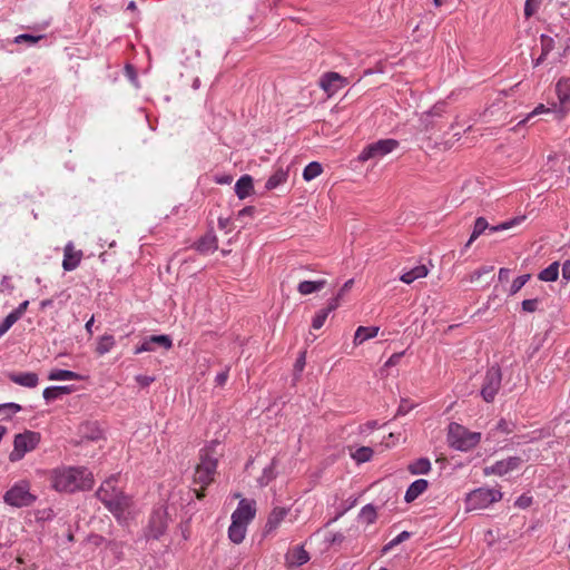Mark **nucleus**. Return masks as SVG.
<instances>
[{
	"instance_id": "obj_1",
	"label": "nucleus",
	"mask_w": 570,
	"mask_h": 570,
	"mask_svg": "<svg viewBox=\"0 0 570 570\" xmlns=\"http://www.w3.org/2000/svg\"><path fill=\"white\" fill-rule=\"evenodd\" d=\"M224 454V448L218 440H213L199 452V463L194 473V483L200 487L195 490L197 499L205 497V489L214 481L218 460Z\"/></svg>"
},
{
	"instance_id": "obj_2",
	"label": "nucleus",
	"mask_w": 570,
	"mask_h": 570,
	"mask_svg": "<svg viewBox=\"0 0 570 570\" xmlns=\"http://www.w3.org/2000/svg\"><path fill=\"white\" fill-rule=\"evenodd\" d=\"M94 485V475L85 468L57 469L52 473V487L60 492L89 490Z\"/></svg>"
},
{
	"instance_id": "obj_3",
	"label": "nucleus",
	"mask_w": 570,
	"mask_h": 570,
	"mask_svg": "<svg viewBox=\"0 0 570 570\" xmlns=\"http://www.w3.org/2000/svg\"><path fill=\"white\" fill-rule=\"evenodd\" d=\"M117 478L111 476L104 481L96 492V497L118 520L125 518L126 511L131 504V499L124 494L116 485Z\"/></svg>"
},
{
	"instance_id": "obj_4",
	"label": "nucleus",
	"mask_w": 570,
	"mask_h": 570,
	"mask_svg": "<svg viewBox=\"0 0 570 570\" xmlns=\"http://www.w3.org/2000/svg\"><path fill=\"white\" fill-rule=\"evenodd\" d=\"M481 440V434L470 432L458 423L449 425L448 441L449 444L460 451H469L474 448Z\"/></svg>"
},
{
	"instance_id": "obj_5",
	"label": "nucleus",
	"mask_w": 570,
	"mask_h": 570,
	"mask_svg": "<svg viewBox=\"0 0 570 570\" xmlns=\"http://www.w3.org/2000/svg\"><path fill=\"white\" fill-rule=\"evenodd\" d=\"M37 497L30 492V483L26 480L14 483L3 495L6 504L14 508L32 505Z\"/></svg>"
},
{
	"instance_id": "obj_6",
	"label": "nucleus",
	"mask_w": 570,
	"mask_h": 570,
	"mask_svg": "<svg viewBox=\"0 0 570 570\" xmlns=\"http://www.w3.org/2000/svg\"><path fill=\"white\" fill-rule=\"evenodd\" d=\"M40 442V434L35 431H24L14 436L13 450L9 454L11 462L20 461L26 453L35 450Z\"/></svg>"
},
{
	"instance_id": "obj_7",
	"label": "nucleus",
	"mask_w": 570,
	"mask_h": 570,
	"mask_svg": "<svg viewBox=\"0 0 570 570\" xmlns=\"http://www.w3.org/2000/svg\"><path fill=\"white\" fill-rule=\"evenodd\" d=\"M502 493L497 489L479 488L468 494V510L485 509L490 504L501 500Z\"/></svg>"
},
{
	"instance_id": "obj_8",
	"label": "nucleus",
	"mask_w": 570,
	"mask_h": 570,
	"mask_svg": "<svg viewBox=\"0 0 570 570\" xmlns=\"http://www.w3.org/2000/svg\"><path fill=\"white\" fill-rule=\"evenodd\" d=\"M525 219L524 216L514 217L512 219H509L507 222H503L495 226H489L487 219L484 217H479L475 219L473 232L465 244V248L470 247L471 244L485 230L490 229L491 232H502L510 229L517 225H519L521 222Z\"/></svg>"
},
{
	"instance_id": "obj_9",
	"label": "nucleus",
	"mask_w": 570,
	"mask_h": 570,
	"mask_svg": "<svg viewBox=\"0 0 570 570\" xmlns=\"http://www.w3.org/2000/svg\"><path fill=\"white\" fill-rule=\"evenodd\" d=\"M168 525V512L165 507L155 508L150 514L148 525L146 529V537L158 540L165 532Z\"/></svg>"
},
{
	"instance_id": "obj_10",
	"label": "nucleus",
	"mask_w": 570,
	"mask_h": 570,
	"mask_svg": "<svg viewBox=\"0 0 570 570\" xmlns=\"http://www.w3.org/2000/svg\"><path fill=\"white\" fill-rule=\"evenodd\" d=\"M502 374L499 366H491L483 379L481 396L485 402H492L500 390Z\"/></svg>"
},
{
	"instance_id": "obj_11",
	"label": "nucleus",
	"mask_w": 570,
	"mask_h": 570,
	"mask_svg": "<svg viewBox=\"0 0 570 570\" xmlns=\"http://www.w3.org/2000/svg\"><path fill=\"white\" fill-rule=\"evenodd\" d=\"M392 151V139H381L367 145L357 156V160L365 163L370 159H381Z\"/></svg>"
},
{
	"instance_id": "obj_12",
	"label": "nucleus",
	"mask_w": 570,
	"mask_h": 570,
	"mask_svg": "<svg viewBox=\"0 0 570 570\" xmlns=\"http://www.w3.org/2000/svg\"><path fill=\"white\" fill-rule=\"evenodd\" d=\"M522 459L519 456H510L505 460L497 461L494 464L484 468L485 475H504L520 466Z\"/></svg>"
},
{
	"instance_id": "obj_13",
	"label": "nucleus",
	"mask_w": 570,
	"mask_h": 570,
	"mask_svg": "<svg viewBox=\"0 0 570 570\" xmlns=\"http://www.w3.org/2000/svg\"><path fill=\"white\" fill-rule=\"evenodd\" d=\"M256 514V502L254 500L242 499L238 507L232 514V519L244 524H248Z\"/></svg>"
},
{
	"instance_id": "obj_14",
	"label": "nucleus",
	"mask_w": 570,
	"mask_h": 570,
	"mask_svg": "<svg viewBox=\"0 0 570 570\" xmlns=\"http://www.w3.org/2000/svg\"><path fill=\"white\" fill-rule=\"evenodd\" d=\"M347 85V80L337 72H326L320 80L321 88L328 95L335 94Z\"/></svg>"
},
{
	"instance_id": "obj_15",
	"label": "nucleus",
	"mask_w": 570,
	"mask_h": 570,
	"mask_svg": "<svg viewBox=\"0 0 570 570\" xmlns=\"http://www.w3.org/2000/svg\"><path fill=\"white\" fill-rule=\"evenodd\" d=\"M289 509L284 507H275L268 514L267 521L264 528V533L268 534L273 531H275L282 521L286 518L288 514Z\"/></svg>"
},
{
	"instance_id": "obj_16",
	"label": "nucleus",
	"mask_w": 570,
	"mask_h": 570,
	"mask_svg": "<svg viewBox=\"0 0 570 570\" xmlns=\"http://www.w3.org/2000/svg\"><path fill=\"white\" fill-rule=\"evenodd\" d=\"M82 257L81 250H75L71 244L65 247L62 267L65 271L70 272L78 267Z\"/></svg>"
},
{
	"instance_id": "obj_17",
	"label": "nucleus",
	"mask_w": 570,
	"mask_h": 570,
	"mask_svg": "<svg viewBox=\"0 0 570 570\" xmlns=\"http://www.w3.org/2000/svg\"><path fill=\"white\" fill-rule=\"evenodd\" d=\"M285 560L288 567H301L308 562L309 554L302 546H299L289 550L285 556Z\"/></svg>"
},
{
	"instance_id": "obj_18",
	"label": "nucleus",
	"mask_w": 570,
	"mask_h": 570,
	"mask_svg": "<svg viewBox=\"0 0 570 570\" xmlns=\"http://www.w3.org/2000/svg\"><path fill=\"white\" fill-rule=\"evenodd\" d=\"M8 377L11 382L30 389L36 387L39 382L38 375L33 372L9 373Z\"/></svg>"
},
{
	"instance_id": "obj_19",
	"label": "nucleus",
	"mask_w": 570,
	"mask_h": 570,
	"mask_svg": "<svg viewBox=\"0 0 570 570\" xmlns=\"http://www.w3.org/2000/svg\"><path fill=\"white\" fill-rule=\"evenodd\" d=\"M218 247V240L216 235L207 233L196 244L195 248L202 254L214 253Z\"/></svg>"
},
{
	"instance_id": "obj_20",
	"label": "nucleus",
	"mask_w": 570,
	"mask_h": 570,
	"mask_svg": "<svg viewBox=\"0 0 570 570\" xmlns=\"http://www.w3.org/2000/svg\"><path fill=\"white\" fill-rule=\"evenodd\" d=\"M429 487V482L424 479L415 480L410 484L407 488L404 500L410 503L413 502L415 499H417L423 492L426 491Z\"/></svg>"
},
{
	"instance_id": "obj_21",
	"label": "nucleus",
	"mask_w": 570,
	"mask_h": 570,
	"mask_svg": "<svg viewBox=\"0 0 570 570\" xmlns=\"http://www.w3.org/2000/svg\"><path fill=\"white\" fill-rule=\"evenodd\" d=\"M327 282L324 278L316 281H302L298 283L297 291L301 295H309L322 291Z\"/></svg>"
},
{
	"instance_id": "obj_22",
	"label": "nucleus",
	"mask_w": 570,
	"mask_h": 570,
	"mask_svg": "<svg viewBox=\"0 0 570 570\" xmlns=\"http://www.w3.org/2000/svg\"><path fill=\"white\" fill-rule=\"evenodd\" d=\"M253 189V178L249 175L242 176L235 184V193L239 199L248 197Z\"/></svg>"
},
{
	"instance_id": "obj_23",
	"label": "nucleus",
	"mask_w": 570,
	"mask_h": 570,
	"mask_svg": "<svg viewBox=\"0 0 570 570\" xmlns=\"http://www.w3.org/2000/svg\"><path fill=\"white\" fill-rule=\"evenodd\" d=\"M247 525L232 519V523L228 528V538L232 542L238 544L245 539Z\"/></svg>"
},
{
	"instance_id": "obj_24",
	"label": "nucleus",
	"mask_w": 570,
	"mask_h": 570,
	"mask_svg": "<svg viewBox=\"0 0 570 570\" xmlns=\"http://www.w3.org/2000/svg\"><path fill=\"white\" fill-rule=\"evenodd\" d=\"M429 273V269L425 265L421 264V265H416L414 266L413 268H411L410 271L407 272H404L401 276H400V279L405 283V284H411L413 283L415 279H419V278H423L428 275Z\"/></svg>"
},
{
	"instance_id": "obj_25",
	"label": "nucleus",
	"mask_w": 570,
	"mask_h": 570,
	"mask_svg": "<svg viewBox=\"0 0 570 570\" xmlns=\"http://www.w3.org/2000/svg\"><path fill=\"white\" fill-rule=\"evenodd\" d=\"M379 333L377 326H358L354 334V345H361L368 338L375 337Z\"/></svg>"
},
{
	"instance_id": "obj_26",
	"label": "nucleus",
	"mask_w": 570,
	"mask_h": 570,
	"mask_svg": "<svg viewBox=\"0 0 570 570\" xmlns=\"http://www.w3.org/2000/svg\"><path fill=\"white\" fill-rule=\"evenodd\" d=\"M556 92L561 105L570 102V79L566 77L559 79Z\"/></svg>"
},
{
	"instance_id": "obj_27",
	"label": "nucleus",
	"mask_w": 570,
	"mask_h": 570,
	"mask_svg": "<svg viewBox=\"0 0 570 570\" xmlns=\"http://www.w3.org/2000/svg\"><path fill=\"white\" fill-rule=\"evenodd\" d=\"M287 178H288V171L283 168H278L267 179V181L265 184V188L268 190L275 189L278 186H281L282 184H284L287 180Z\"/></svg>"
},
{
	"instance_id": "obj_28",
	"label": "nucleus",
	"mask_w": 570,
	"mask_h": 570,
	"mask_svg": "<svg viewBox=\"0 0 570 570\" xmlns=\"http://www.w3.org/2000/svg\"><path fill=\"white\" fill-rule=\"evenodd\" d=\"M71 386H49L43 390L42 396L47 402H51L62 395L71 393Z\"/></svg>"
},
{
	"instance_id": "obj_29",
	"label": "nucleus",
	"mask_w": 570,
	"mask_h": 570,
	"mask_svg": "<svg viewBox=\"0 0 570 570\" xmlns=\"http://www.w3.org/2000/svg\"><path fill=\"white\" fill-rule=\"evenodd\" d=\"M48 379L50 381H71V380H79L80 375L76 372L69 371V370H52Z\"/></svg>"
},
{
	"instance_id": "obj_30",
	"label": "nucleus",
	"mask_w": 570,
	"mask_h": 570,
	"mask_svg": "<svg viewBox=\"0 0 570 570\" xmlns=\"http://www.w3.org/2000/svg\"><path fill=\"white\" fill-rule=\"evenodd\" d=\"M559 263L558 262H553L552 264H550L547 268L542 269L539 275H538V278L542 282H554L558 279V276H559Z\"/></svg>"
},
{
	"instance_id": "obj_31",
	"label": "nucleus",
	"mask_w": 570,
	"mask_h": 570,
	"mask_svg": "<svg viewBox=\"0 0 570 570\" xmlns=\"http://www.w3.org/2000/svg\"><path fill=\"white\" fill-rule=\"evenodd\" d=\"M412 474H426L431 470V462L426 458H420L409 465Z\"/></svg>"
},
{
	"instance_id": "obj_32",
	"label": "nucleus",
	"mask_w": 570,
	"mask_h": 570,
	"mask_svg": "<svg viewBox=\"0 0 570 570\" xmlns=\"http://www.w3.org/2000/svg\"><path fill=\"white\" fill-rule=\"evenodd\" d=\"M115 338L110 334L102 335L97 344L96 352L99 355H105L106 353L110 352L112 347L115 346Z\"/></svg>"
},
{
	"instance_id": "obj_33",
	"label": "nucleus",
	"mask_w": 570,
	"mask_h": 570,
	"mask_svg": "<svg viewBox=\"0 0 570 570\" xmlns=\"http://www.w3.org/2000/svg\"><path fill=\"white\" fill-rule=\"evenodd\" d=\"M399 83V82H402V88H396V92L397 95L400 96V100L401 102H404L409 106H411L410 104V99L407 96H410L412 99L414 98L413 97V90L409 87V81L407 80H403L402 78L400 79H394V83Z\"/></svg>"
},
{
	"instance_id": "obj_34",
	"label": "nucleus",
	"mask_w": 570,
	"mask_h": 570,
	"mask_svg": "<svg viewBox=\"0 0 570 570\" xmlns=\"http://www.w3.org/2000/svg\"><path fill=\"white\" fill-rule=\"evenodd\" d=\"M323 171L322 165L317 161L309 163L303 170V178L306 181H311L312 179L320 176Z\"/></svg>"
},
{
	"instance_id": "obj_35",
	"label": "nucleus",
	"mask_w": 570,
	"mask_h": 570,
	"mask_svg": "<svg viewBox=\"0 0 570 570\" xmlns=\"http://www.w3.org/2000/svg\"><path fill=\"white\" fill-rule=\"evenodd\" d=\"M373 455V450L370 446H361L351 453V456L357 463H364L371 460Z\"/></svg>"
},
{
	"instance_id": "obj_36",
	"label": "nucleus",
	"mask_w": 570,
	"mask_h": 570,
	"mask_svg": "<svg viewBox=\"0 0 570 570\" xmlns=\"http://www.w3.org/2000/svg\"><path fill=\"white\" fill-rule=\"evenodd\" d=\"M275 465H276V460L273 459L271 464L263 470V474L258 479V482L262 487L267 485L272 480H274L276 478Z\"/></svg>"
},
{
	"instance_id": "obj_37",
	"label": "nucleus",
	"mask_w": 570,
	"mask_h": 570,
	"mask_svg": "<svg viewBox=\"0 0 570 570\" xmlns=\"http://www.w3.org/2000/svg\"><path fill=\"white\" fill-rule=\"evenodd\" d=\"M358 518L361 521L371 524L376 519V510L372 504H366L362 508Z\"/></svg>"
},
{
	"instance_id": "obj_38",
	"label": "nucleus",
	"mask_w": 570,
	"mask_h": 570,
	"mask_svg": "<svg viewBox=\"0 0 570 570\" xmlns=\"http://www.w3.org/2000/svg\"><path fill=\"white\" fill-rule=\"evenodd\" d=\"M150 342L156 345L164 347L165 350H169L173 346V341L168 335H151Z\"/></svg>"
},
{
	"instance_id": "obj_39",
	"label": "nucleus",
	"mask_w": 570,
	"mask_h": 570,
	"mask_svg": "<svg viewBox=\"0 0 570 570\" xmlns=\"http://www.w3.org/2000/svg\"><path fill=\"white\" fill-rule=\"evenodd\" d=\"M530 277H531L530 274H524V275L518 276L512 282V285L510 287V294L511 295L517 294L525 285V283L530 279Z\"/></svg>"
},
{
	"instance_id": "obj_40",
	"label": "nucleus",
	"mask_w": 570,
	"mask_h": 570,
	"mask_svg": "<svg viewBox=\"0 0 570 570\" xmlns=\"http://www.w3.org/2000/svg\"><path fill=\"white\" fill-rule=\"evenodd\" d=\"M541 0H525L524 16L525 18L532 17L539 9Z\"/></svg>"
},
{
	"instance_id": "obj_41",
	"label": "nucleus",
	"mask_w": 570,
	"mask_h": 570,
	"mask_svg": "<svg viewBox=\"0 0 570 570\" xmlns=\"http://www.w3.org/2000/svg\"><path fill=\"white\" fill-rule=\"evenodd\" d=\"M16 322H18L16 315L9 313L0 324V337L4 335Z\"/></svg>"
},
{
	"instance_id": "obj_42",
	"label": "nucleus",
	"mask_w": 570,
	"mask_h": 570,
	"mask_svg": "<svg viewBox=\"0 0 570 570\" xmlns=\"http://www.w3.org/2000/svg\"><path fill=\"white\" fill-rule=\"evenodd\" d=\"M413 407V403H410L406 399H402L396 413H394V420L399 416L406 415Z\"/></svg>"
},
{
	"instance_id": "obj_43",
	"label": "nucleus",
	"mask_w": 570,
	"mask_h": 570,
	"mask_svg": "<svg viewBox=\"0 0 570 570\" xmlns=\"http://www.w3.org/2000/svg\"><path fill=\"white\" fill-rule=\"evenodd\" d=\"M327 316L328 314L323 308L320 309L313 317L312 327L314 330H320L324 325Z\"/></svg>"
},
{
	"instance_id": "obj_44",
	"label": "nucleus",
	"mask_w": 570,
	"mask_h": 570,
	"mask_svg": "<svg viewBox=\"0 0 570 570\" xmlns=\"http://www.w3.org/2000/svg\"><path fill=\"white\" fill-rule=\"evenodd\" d=\"M42 38H43V36H33V35H29V33H21L14 38V42L16 43L28 42L29 45H33Z\"/></svg>"
},
{
	"instance_id": "obj_45",
	"label": "nucleus",
	"mask_w": 570,
	"mask_h": 570,
	"mask_svg": "<svg viewBox=\"0 0 570 570\" xmlns=\"http://www.w3.org/2000/svg\"><path fill=\"white\" fill-rule=\"evenodd\" d=\"M553 39L551 37L541 36V51L543 52V56H547L552 49H553Z\"/></svg>"
},
{
	"instance_id": "obj_46",
	"label": "nucleus",
	"mask_w": 570,
	"mask_h": 570,
	"mask_svg": "<svg viewBox=\"0 0 570 570\" xmlns=\"http://www.w3.org/2000/svg\"><path fill=\"white\" fill-rule=\"evenodd\" d=\"M538 304V298L524 299L522 302V309L528 313H533L534 311H537Z\"/></svg>"
},
{
	"instance_id": "obj_47",
	"label": "nucleus",
	"mask_w": 570,
	"mask_h": 570,
	"mask_svg": "<svg viewBox=\"0 0 570 570\" xmlns=\"http://www.w3.org/2000/svg\"><path fill=\"white\" fill-rule=\"evenodd\" d=\"M492 269H493L492 266H483L471 274L470 281L475 282V281L480 279L482 275L491 273Z\"/></svg>"
},
{
	"instance_id": "obj_48",
	"label": "nucleus",
	"mask_w": 570,
	"mask_h": 570,
	"mask_svg": "<svg viewBox=\"0 0 570 570\" xmlns=\"http://www.w3.org/2000/svg\"><path fill=\"white\" fill-rule=\"evenodd\" d=\"M341 299H342V297H338V295L336 294L334 297H332L328 301L327 306L323 309L330 315V313H332L340 306Z\"/></svg>"
},
{
	"instance_id": "obj_49",
	"label": "nucleus",
	"mask_w": 570,
	"mask_h": 570,
	"mask_svg": "<svg viewBox=\"0 0 570 570\" xmlns=\"http://www.w3.org/2000/svg\"><path fill=\"white\" fill-rule=\"evenodd\" d=\"M135 380L141 387H147L155 381L153 376L147 375H137Z\"/></svg>"
},
{
	"instance_id": "obj_50",
	"label": "nucleus",
	"mask_w": 570,
	"mask_h": 570,
	"mask_svg": "<svg viewBox=\"0 0 570 570\" xmlns=\"http://www.w3.org/2000/svg\"><path fill=\"white\" fill-rule=\"evenodd\" d=\"M28 305H29V302H28V301H24V302L20 303V304H19V306H18L16 309H13V311L11 312L13 315H16V318H17L18 321L22 317V315H23V314H24V312L27 311Z\"/></svg>"
},
{
	"instance_id": "obj_51",
	"label": "nucleus",
	"mask_w": 570,
	"mask_h": 570,
	"mask_svg": "<svg viewBox=\"0 0 570 570\" xmlns=\"http://www.w3.org/2000/svg\"><path fill=\"white\" fill-rule=\"evenodd\" d=\"M4 409H10L11 413H18L22 410L21 405L14 402L0 404V412H3Z\"/></svg>"
},
{
	"instance_id": "obj_52",
	"label": "nucleus",
	"mask_w": 570,
	"mask_h": 570,
	"mask_svg": "<svg viewBox=\"0 0 570 570\" xmlns=\"http://www.w3.org/2000/svg\"><path fill=\"white\" fill-rule=\"evenodd\" d=\"M353 284H354V279H353V278H351V279L346 281V282L343 284V286L340 288V291L337 292L338 297H342V298H343V296L345 295V293H346V292H348V291L352 288Z\"/></svg>"
},
{
	"instance_id": "obj_53",
	"label": "nucleus",
	"mask_w": 570,
	"mask_h": 570,
	"mask_svg": "<svg viewBox=\"0 0 570 570\" xmlns=\"http://www.w3.org/2000/svg\"><path fill=\"white\" fill-rule=\"evenodd\" d=\"M549 109H547L543 105H539L538 107H535V109L528 115L527 119H523L519 122V125H522L524 124L529 118H531L532 116L534 115H539V114H542V112H548Z\"/></svg>"
},
{
	"instance_id": "obj_54",
	"label": "nucleus",
	"mask_w": 570,
	"mask_h": 570,
	"mask_svg": "<svg viewBox=\"0 0 570 570\" xmlns=\"http://www.w3.org/2000/svg\"><path fill=\"white\" fill-rule=\"evenodd\" d=\"M497 430L500 431V432H503V433H510L512 432L511 428H510V423L507 422L505 420H500L497 424Z\"/></svg>"
},
{
	"instance_id": "obj_55",
	"label": "nucleus",
	"mask_w": 570,
	"mask_h": 570,
	"mask_svg": "<svg viewBox=\"0 0 570 570\" xmlns=\"http://www.w3.org/2000/svg\"><path fill=\"white\" fill-rule=\"evenodd\" d=\"M228 371L229 368L227 367L225 371L216 375L215 382L217 383V385H224L226 383L228 379Z\"/></svg>"
},
{
	"instance_id": "obj_56",
	"label": "nucleus",
	"mask_w": 570,
	"mask_h": 570,
	"mask_svg": "<svg viewBox=\"0 0 570 570\" xmlns=\"http://www.w3.org/2000/svg\"><path fill=\"white\" fill-rule=\"evenodd\" d=\"M411 537V533L407 532V531H403L401 532L400 534H397L395 538H394V546L407 540L409 538Z\"/></svg>"
},
{
	"instance_id": "obj_57",
	"label": "nucleus",
	"mask_w": 570,
	"mask_h": 570,
	"mask_svg": "<svg viewBox=\"0 0 570 570\" xmlns=\"http://www.w3.org/2000/svg\"><path fill=\"white\" fill-rule=\"evenodd\" d=\"M562 277L566 281H570V259L566 261L562 265Z\"/></svg>"
},
{
	"instance_id": "obj_58",
	"label": "nucleus",
	"mask_w": 570,
	"mask_h": 570,
	"mask_svg": "<svg viewBox=\"0 0 570 570\" xmlns=\"http://www.w3.org/2000/svg\"><path fill=\"white\" fill-rule=\"evenodd\" d=\"M376 425H377V421H370L366 424L360 426L361 433H365L367 431H371L374 428H376Z\"/></svg>"
},
{
	"instance_id": "obj_59",
	"label": "nucleus",
	"mask_w": 570,
	"mask_h": 570,
	"mask_svg": "<svg viewBox=\"0 0 570 570\" xmlns=\"http://www.w3.org/2000/svg\"><path fill=\"white\" fill-rule=\"evenodd\" d=\"M510 271L508 268H500L499 271V281L505 282L509 279Z\"/></svg>"
},
{
	"instance_id": "obj_60",
	"label": "nucleus",
	"mask_w": 570,
	"mask_h": 570,
	"mask_svg": "<svg viewBox=\"0 0 570 570\" xmlns=\"http://www.w3.org/2000/svg\"><path fill=\"white\" fill-rule=\"evenodd\" d=\"M254 210L255 209L253 206H247V207L243 208L242 210H239L238 216L252 215L254 213Z\"/></svg>"
},
{
	"instance_id": "obj_61",
	"label": "nucleus",
	"mask_w": 570,
	"mask_h": 570,
	"mask_svg": "<svg viewBox=\"0 0 570 570\" xmlns=\"http://www.w3.org/2000/svg\"><path fill=\"white\" fill-rule=\"evenodd\" d=\"M148 344H145L142 343L141 345L137 346L134 351V353L137 355V354H140L142 352H149V347L147 346Z\"/></svg>"
},
{
	"instance_id": "obj_62",
	"label": "nucleus",
	"mask_w": 570,
	"mask_h": 570,
	"mask_svg": "<svg viewBox=\"0 0 570 570\" xmlns=\"http://www.w3.org/2000/svg\"><path fill=\"white\" fill-rule=\"evenodd\" d=\"M405 441H406V435H402V433H397V434L394 433V445L397 443H405Z\"/></svg>"
},
{
	"instance_id": "obj_63",
	"label": "nucleus",
	"mask_w": 570,
	"mask_h": 570,
	"mask_svg": "<svg viewBox=\"0 0 570 570\" xmlns=\"http://www.w3.org/2000/svg\"><path fill=\"white\" fill-rule=\"evenodd\" d=\"M228 224H229V218H223V217L218 218L219 228L224 229L228 226Z\"/></svg>"
},
{
	"instance_id": "obj_64",
	"label": "nucleus",
	"mask_w": 570,
	"mask_h": 570,
	"mask_svg": "<svg viewBox=\"0 0 570 570\" xmlns=\"http://www.w3.org/2000/svg\"><path fill=\"white\" fill-rule=\"evenodd\" d=\"M344 540V535L342 533H335L332 538V543H341Z\"/></svg>"
}]
</instances>
